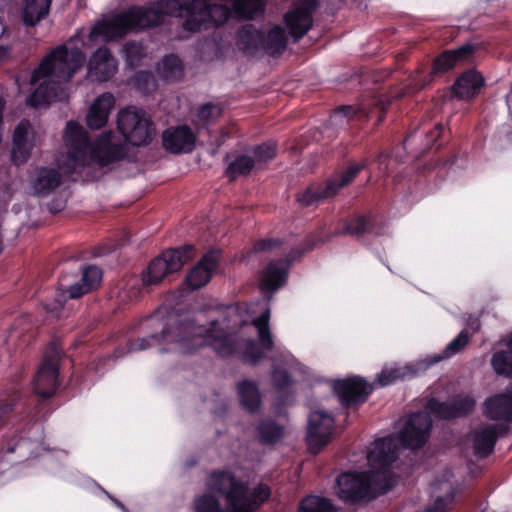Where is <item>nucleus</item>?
Returning a JSON list of instances; mask_svg holds the SVG:
<instances>
[{
    "label": "nucleus",
    "instance_id": "obj_1",
    "mask_svg": "<svg viewBox=\"0 0 512 512\" xmlns=\"http://www.w3.org/2000/svg\"><path fill=\"white\" fill-rule=\"evenodd\" d=\"M186 12L183 28L196 32L210 25H222L228 20L229 9L213 0H191L183 5L180 0H160L151 7H131L127 11L103 20L89 33L91 41L102 36L104 40H113L125 36L135 28H149L159 25L164 16H182Z\"/></svg>",
    "mask_w": 512,
    "mask_h": 512
},
{
    "label": "nucleus",
    "instance_id": "obj_2",
    "mask_svg": "<svg viewBox=\"0 0 512 512\" xmlns=\"http://www.w3.org/2000/svg\"><path fill=\"white\" fill-rule=\"evenodd\" d=\"M270 309H266L252 324L258 331L260 346L252 339H239L225 333L217 321L209 328L195 325L193 322L181 323L172 329L163 331L160 340L151 335L149 340L170 344L168 351L191 354L204 345L211 346L220 356L238 355L243 361L256 363L264 356V350H271L274 342L269 329Z\"/></svg>",
    "mask_w": 512,
    "mask_h": 512
},
{
    "label": "nucleus",
    "instance_id": "obj_3",
    "mask_svg": "<svg viewBox=\"0 0 512 512\" xmlns=\"http://www.w3.org/2000/svg\"><path fill=\"white\" fill-rule=\"evenodd\" d=\"M74 41L75 39L71 38L67 45L55 48L34 70L31 84L39 83V86L27 99L30 106L39 107L57 100L61 92L60 85L68 82L84 65L86 61L84 53L77 47H68Z\"/></svg>",
    "mask_w": 512,
    "mask_h": 512
},
{
    "label": "nucleus",
    "instance_id": "obj_4",
    "mask_svg": "<svg viewBox=\"0 0 512 512\" xmlns=\"http://www.w3.org/2000/svg\"><path fill=\"white\" fill-rule=\"evenodd\" d=\"M207 487L225 497L226 508L216 496L204 493L194 500L195 512H254L270 496L268 486L259 484L251 491L245 482L225 471L211 473Z\"/></svg>",
    "mask_w": 512,
    "mask_h": 512
},
{
    "label": "nucleus",
    "instance_id": "obj_5",
    "mask_svg": "<svg viewBox=\"0 0 512 512\" xmlns=\"http://www.w3.org/2000/svg\"><path fill=\"white\" fill-rule=\"evenodd\" d=\"M111 132H105L90 148L84 128L77 122L66 125L64 142L67 147V162L60 160L66 173H74L92 163L101 167L117 161L122 154L120 146L111 142Z\"/></svg>",
    "mask_w": 512,
    "mask_h": 512
},
{
    "label": "nucleus",
    "instance_id": "obj_6",
    "mask_svg": "<svg viewBox=\"0 0 512 512\" xmlns=\"http://www.w3.org/2000/svg\"><path fill=\"white\" fill-rule=\"evenodd\" d=\"M432 420L428 412H418L410 416L399 436H388L374 442L367 455L368 463L376 468L388 467L398 456V441L402 446L417 449L429 438Z\"/></svg>",
    "mask_w": 512,
    "mask_h": 512
},
{
    "label": "nucleus",
    "instance_id": "obj_7",
    "mask_svg": "<svg viewBox=\"0 0 512 512\" xmlns=\"http://www.w3.org/2000/svg\"><path fill=\"white\" fill-rule=\"evenodd\" d=\"M193 245L170 249L153 259L142 274L143 284L157 285L165 276L179 271L193 257Z\"/></svg>",
    "mask_w": 512,
    "mask_h": 512
},
{
    "label": "nucleus",
    "instance_id": "obj_8",
    "mask_svg": "<svg viewBox=\"0 0 512 512\" xmlns=\"http://www.w3.org/2000/svg\"><path fill=\"white\" fill-rule=\"evenodd\" d=\"M118 129L135 146L148 143L153 136L152 123L142 109L127 107L118 113Z\"/></svg>",
    "mask_w": 512,
    "mask_h": 512
},
{
    "label": "nucleus",
    "instance_id": "obj_9",
    "mask_svg": "<svg viewBox=\"0 0 512 512\" xmlns=\"http://www.w3.org/2000/svg\"><path fill=\"white\" fill-rule=\"evenodd\" d=\"M370 473H345L338 477L336 493L346 502H357L368 496L371 482L383 475L386 478V468H376L369 463Z\"/></svg>",
    "mask_w": 512,
    "mask_h": 512
},
{
    "label": "nucleus",
    "instance_id": "obj_10",
    "mask_svg": "<svg viewBox=\"0 0 512 512\" xmlns=\"http://www.w3.org/2000/svg\"><path fill=\"white\" fill-rule=\"evenodd\" d=\"M367 166L366 160L351 164L347 170L329 179L325 186L309 187L300 193L297 197L298 202L304 206H310L317 201L335 196L342 187L349 185L357 174Z\"/></svg>",
    "mask_w": 512,
    "mask_h": 512
},
{
    "label": "nucleus",
    "instance_id": "obj_11",
    "mask_svg": "<svg viewBox=\"0 0 512 512\" xmlns=\"http://www.w3.org/2000/svg\"><path fill=\"white\" fill-rule=\"evenodd\" d=\"M60 361V350L55 343H51L44 354L43 360L34 378V390L43 397H51L57 387V377Z\"/></svg>",
    "mask_w": 512,
    "mask_h": 512
},
{
    "label": "nucleus",
    "instance_id": "obj_12",
    "mask_svg": "<svg viewBox=\"0 0 512 512\" xmlns=\"http://www.w3.org/2000/svg\"><path fill=\"white\" fill-rule=\"evenodd\" d=\"M317 7L318 0H296L283 15V22L293 42H298L312 28L313 13Z\"/></svg>",
    "mask_w": 512,
    "mask_h": 512
},
{
    "label": "nucleus",
    "instance_id": "obj_13",
    "mask_svg": "<svg viewBox=\"0 0 512 512\" xmlns=\"http://www.w3.org/2000/svg\"><path fill=\"white\" fill-rule=\"evenodd\" d=\"M41 142V134L28 120H21L15 127L12 137V161L16 165L27 162L32 151Z\"/></svg>",
    "mask_w": 512,
    "mask_h": 512
},
{
    "label": "nucleus",
    "instance_id": "obj_14",
    "mask_svg": "<svg viewBox=\"0 0 512 512\" xmlns=\"http://www.w3.org/2000/svg\"><path fill=\"white\" fill-rule=\"evenodd\" d=\"M334 430L333 417L323 410H315L309 416L307 444L313 454H317L329 442Z\"/></svg>",
    "mask_w": 512,
    "mask_h": 512
},
{
    "label": "nucleus",
    "instance_id": "obj_15",
    "mask_svg": "<svg viewBox=\"0 0 512 512\" xmlns=\"http://www.w3.org/2000/svg\"><path fill=\"white\" fill-rule=\"evenodd\" d=\"M506 423H496L479 428L474 432L473 448L474 453L479 458H485L490 455L494 449L498 437L504 436L508 432Z\"/></svg>",
    "mask_w": 512,
    "mask_h": 512
},
{
    "label": "nucleus",
    "instance_id": "obj_16",
    "mask_svg": "<svg viewBox=\"0 0 512 512\" xmlns=\"http://www.w3.org/2000/svg\"><path fill=\"white\" fill-rule=\"evenodd\" d=\"M475 401L469 396H458L451 403L429 400L426 408L439 418L451 419L466 415L474 408Z\"/></svg>",
    "mask_w": 512,
    "mask_h": 512
},
{
    "label": "nucleus",
    "instance_id": "obj_17",
    "mask_svg": "<svg viewBox=\"0 0 512 512\" xmlns=\"http://www.w3.org/2000/svg\"><path fill=\"white\" fill-rule=\"evenodd\" d=\"M117 70V63L109 49L99 48L90 58L88 75L97 81H107Z\"/></svg>",
    "mask_w": 512,
    "mask_h": 512
},
{
    "label": "nucleus",
    "instance_id": "obj_18",
    "mask_svg": "<svg viewBox=\"0 0 512 512\" xmlns=\"http://www.w3.org/2000/svg\"><path fill=\"white\" fill-rule=\"evenodd\" d=\"M334 390L340 400L349 404L351 402H363L372 391V386L367 384L363 379L354 377L334 384Z\"/></svg>",
    "mask_w": 512,
    "mask_h": 512
},
{
    "label": "nucleus",
    "instance_id": "obj_19",
    "mask_svg": "<svg viewBox=\"0 0 512 512\" xmlns=\"http://www.w3.org/2000/svg\"><path fill=\"white\" fill-rule=\"evenodd\" d=\"M195 144V136L188 126L167 129L163 133V146L173 153L190 152Z\"/></svg>",
    "mask_w": 512,
    "mask_h": 512
},
{
    "label": "nucleus",
    "instance_id": "obj_20",
    "mask_svg": "<svg viewBox=\"0 0 512 512\" xmlns=\"http://www.w3.org/2000/svg\"><path fill=\"white\" fill-rule=\"evenodd\" d=\"M114 103V96L109 92L98 96L87 113V125L91 129H101L105 126L108 121L109 114L114 107Z\"/></svg>",
    "mask_w": 512,
    "mask_h": 512
},
{
    "label": "nucleus",
    "instance_id": "obj_21",
    "mask_svg": "<svg viewBox=\"0 0 512 512\" xmlns=\"http://www.w3.org/2000/svg\"><path fill=\"white\" fill-rule=\"evenodd\" d=\"M61 184V174L54 168H37L31 176L33 193L39 197L51 194Z\"/></svg>",
    "mask_w": 512,
    "mask_h": 512
},
{
    "label": "nucleus",
    "instance_id": "obj_22",
    "mask_svg": "<svg viewBox=\"0 0 512 512\" xmlns=\"http://www.w3.org/2000/svg\"><path fill=\"white\" fill-rule=\"evenodd\" d=\"M218 255L209 252L202 257L199 263L188 273L186 281L192 289H198L206 285L217 268Z\"/></svg>",
    "mask_w": 512,
    "mask_h": 512
},
{
    "label": "nucleus",
    "instance_id": "obj_23",
    "mask_svg": "<svg viewBox=\"0 0 512 512\" xmlns=\"http://www.w3.org/2000/svg\"><path fill=\"white\" fill-rule=\"evenodd\" d=\"M475 50L476 47L471 44H464L454 50H446L434 60L431 74L447 72L458 62L468 59Z\"/></svg>",
    "mask_w": 512,
    "mask_h": 512
},
{
    "label": "nucleus",
    "instance_id": "obj_24",
    "mask_svg": "<svg viewBox=\"0 0 512 512\" xmlns=\"http://www.w3.org/2000/svg\"><path fill=\"white\" fill-rule=\"evenodd\" d=\"M288 265L285 261L271 262L262 271L260 285L263 291L274 292L282 287L287 278Z\"/></svg>",
    "mask_w": 512,
    "mask_h": 512
},
{
    "label": "nucleus",
    "instance_id": "obj_25",
    "mask_svg": "<svg viewBox=\"0 0 512 512\" xmlns=\"http://www.w3.org/2000/svg\"><path fill=\"white\" fill-rule=\"evenodd\" d=\"M486 414L491 419L512 421V384L507 392L486 401Z\"/></svg>",
    "mask_w": 512,
    "mask_h": 512
},
{
    "label": "nucleus",
    "instance_id": "obj_26",
    "mask_svg": "<svg viewBox=\"0 0 512 512\" xmlns=\"http://www.w3.org/2000/svg\"><path fill=\"white\" fill-rule=\"evenodd\" d=\"M101 279L102 272L97 266H86L82 269L81 280L69 286L66 292L72 299L79 298L82 295L90 292L92 289L96 288L100 284Z\"/></svg>",
    "mask_w": 512,
    "mask_h": 512
},
{
    "label": "nucleus",
    "instance_id": "obj_27",
    "mask_svg": "<svg viewBox=\"0 0 512 512\" xmlns=\"http://www.w3.org/2000/svg\"><path fill=\"white\" fill-rule=\"evenodd\" d=\"M482 76L475 71H468L463 73L455 82L453 86L456 96L462 99L474 97L480 87L483 85Z\"/></svg>",
    "mask_w": 512,
    "mask_h": 512
},
{
    "label": "nucleus",
    "instance_id": "obj_28",
    "mask_svg": "<svg viewBox=\"0 0 512 512\" xmlns=\"http://www.w3.org/2000/svg\"><path fill=\"white\" fill-rule=\"evenodd\" d=\"M226 7L229 9V15L233 12L239 19L250 20L263 15L266 0H234L231 8Z\"/></svg>",
    "mask_w": 512,
    "mask_h": 512
},
{
    "label": "nucleus",
    "instance_id": "obj_29",
    "mask_svg": "<svg viewBox=\"0 0 512 512\" xmlns=\"http://www.w3.org/2000/svg\"><path fill=\"white\" fill-rule=\"evenodd\" d=\"M52 0H24L23 21L34 26L44 18L50 9Z\"/></svg>",
    "mask_w": 512,
    "mask_h": 512
},
{
    "label": "nucleus",
    "instance_id": "obj_30",
    "mask_svg": "<svg viewBox=\"0 0 512 512\" xmlns=\"http://www.w3.org/2000/svg\"><path fill=\"white\" fill-rule=\"evenodd\" d=\"M264 37L253 25H246L238 32L237 45L245 53H252L263 47Z\"/></svg>",
    "mask_w": 512,
    "mask_h": 512
},
{
    "label": "nucleus",
    "instance_id": "obj_31",
    "mask_svg": "<svg viewBox=\"0 0 512 512\" xmlns=\"http://www.w3.org/2000/svg\"><path fill=\"white\" fill-rule=\"evenodd\" d=\"M237 389L243 407L250 412L257 411L260 407L261 400L256 383L243 380L238 384Z\"/></svg>",
    "mask_w": 512,
    "mask_h": 512
},
{
    "label": "nucleus",
    "instance_id": "obj_32",
    "mask_svg": "<svg viewBox=\"0 0 512 512\" xmlns=\"http://www.w3.org/2000/svg\"><path fill=\"white\" fill-rule=\"evenodd\" d=\"M288 36L285 30L276 25L272 27L264 39L263 48L271 55L281 54L287 46Z\"/></svg>",
    "mask_w": 512,
    "mask_h": 512
},
{
    "label": "nucleus",
    "instance_id": "obj_33",
    "mask_svg": "<svg viewBox=\"0 0 512 512\" xmlns=\"http://www.w3.org/2000/svg\"><path fill=\"white\" fill-rule=\"evenodd\" d=\"M159 75L168 80H178L183 75V64L179 57L174 54L165 56L157 67Z\"/></svg>",
    "mask_w": 512,
    "mask_h": 512
},
{
    "label": "nucleus",
    "instance_id": "obj_34",
    "mask_svg": "<svg viewBox=\"0 0 512 512\" xmlns=\"http://www.w3.org/2000/svg\"><path fill=\"white\" fill-rule=\"evenodd\" d=\"M371 231V219L365 215L357 216L350 221H346L342 229L335 231V235L348 234L353 237H360L366 232Z\"/></svg>",
    "mask_w": 512,
    "mask_h": 512
},
{
    "label": "nucleus",
    "instance_id": "obj_35",
    "mask_svg": "<svg viewBox=\"0 0 512 512\" xmlns=\"http://www.w3.org/2000/svg\"><path fill=\"white\" fill-rule=\"evenodd\" d=\"M509 349L493 355L491 364L494 371L506 377H512V336L508 342Z\"/></svg>",
    "mask_w": 512,
    "mask_h": 512
},
{
    "label": "nucleus",
    "instance_id": "obj_36",
    "mask_svg": "<svg viewBox=\"0 0 512 512\" xmlns=\"http://www.w3.org/2000/svg\"><path fill=\"white\" fill-rule=\"evenodd\" d=\"M260 442L272 444L279 441L284 434V428L272 420H263L257 427Z\"/></svg>",
    "mask_w": 512,
    "mask_h": 512
},
{
    "label": "nucleus",
    "instance_id": "obj_37",
    "mask_svg": "<svg viewBox=\"0 0 512 512\" xmlns=\"http://www.w3.org/2000/svg\"><path fill=\"white\" fill-rule=\"evenodd\" d=\"M256 167L254 159L249 155H240L236 157L227 167L226 174L234 180L239 176L248 175Z\"/></svg>",
    "mask_w": 512,
    "mask_h": 512
},
{
    "label": "nucleus",
    "instance_id": "obj_38",
    "mask_svg": "<svg viewBox=\"0 0 512 512\" xmlns=\"http://www.w3.org/2000/svg\"><path fill=\"white\" fill-rule=\"evenodd\" d=\"M470 337L466 331H461L460 334L453 339L439 355L434 356L429 361V364H435L439 361L447 359L459 352H461L468 344Z\"/></svg>",
    "mask_w": 512,
    "mask_h": 512
},
{
    "label": "nucleus",
    "instance_id": "obj_39",
    "mask_svg": "<svg viewBox=\"0 0 512 512\" xmlns=\"http://www.w3.org/2000/svg\"><path fill=\"white\" fill-rule=\"evenodd\" d=\"M299 512H336V509L324 497L308 496L301 501Z\"/></svg>",
    "mask_w": 512,
    "mask_h": 512
},
{
    "label": "nucleus",
    "instance_id": "obj_40",
    "mask_svg": "<svg viewBox=\"0 0 512 512\" xmlns=\"http://www.w3.org/2000/svg\"><path fill=\"white\" fill-rule=\"evenodd\" d=\"M252 158L255 161L256 166L265 163L276 156L277 146L273 142L262 143L255 146L252 150Z\"/></svg>",
    "mask_w": 512,
    "mask_h": 512
},
{
    "label": "nucleus",
    "instance_id": "obj_41",
    "mask_svg": "<svg viewBox=\"0 0 512 512\" xmlns=\"http://www.w3.org/2000/svg\"><path fill=\"white\" fill-rule=\"evenodd\" d=\"M126 60L131 66L138 65L139 61L145 56L144 47L140 43L128 42L124 45Z\"/></svg>",
    "mask_w": 512,
    "mask_h": 512
},
{
    "label": "nucleus",
    "instance_id": "obj_42",
    "mask_svg": "<svg viewBox=\"0 0 512 512\" xmlns=\"http://www.w3.org/2000/svg\"><path fill=\"white\" fill-rule=\"evenodd\" d=\"M405 373L400 368L384 369L377 378L380 386L390 385L398 379L403 378Z\"/></svg>",
    "mask_w": 512,
    "mask_h": 512
},
{
    "label": "nucleus",
    "instance_id": "obj_43",
    "mask_svg": "<svg viewBox=\"0 0 512 512\" xmlns=\"http://www.w3.org/2000/svg\"><path fill=\"white\" fill-rule=\"evenodd\" d=\"M221 115V109L214 104L207 103L199 108L198 117L201 121L215 120Z\"/></svg>",
    "mask_w": 512,
    "mask_h": 512
},
{
    "label": "nucleus",
    "instance_id": "obj_44",
    "mask_svg": "<svg viewBox=\"0 0 512 512\" xmlns=\"http://www.w3.org/2000/svg\"><path fill=\"white\" fill-rule=\"evenodd\" d=\"M280 246V241L277 239H263L257 241L254 246L253 250L255 252H264V251H271Z\"/></svg>",
    "mask_w": 512,
    "mask_h": 512
},
{
    "label": "nucleus",
    "instance_id": "obj_45",
    "mask_svg": "<svg viewBox=\"0 0 512 512\" xmlns=\"http://www.w3.org/2000/svg\"><path fill=\"white\" fill-rule=\"evenodd\" d=\"M273 379L277 386L284 387L289 383V374L284 369H275Z\"/></svg>",
    "mask_w": 512,
    "mask_h": 512
},
{
    "label": "nucleus",
    "instance_id": "obj_46",
    "mask_svg": "<svg viewBox=\"0 0 512 512\" xmlns=\"http://www.w3.org/2000/svg\"><path fill=\"white\" fill-rule=\"evenodd\" d=\"M150 345H151L150 341L146 338L135 339L130 342L129 351H132V352L141 351V350L146 349Z\"/></svg>",
    "mask_w": 512,
    "mask_h": 512
},
{
    "label": "nucleus",
    "instance_id": "obj_47",
    "mask_svg": "<svg viewBox=\"0 0 512 512\" xmlns=\"http://www.w3.org/2000/svg\"><path fill=\"white\" fill-rule=\"evenodd\" d=\"M379 162V171L383 175L388 174V156L386 154L381 153L378 157Z\"/></svg>",
    "mask_w": 512,
    "mask_h": 512
},
{
    "label": "nucleus",
    "instance_id": "obj_48",
    "mask_svg": "<svg viewBox=\"0 0 512 512\" xmlns=\"http://www.w3.org/2000/svg\"><path fill=\"white\" fill-rule=\"evenodd\" d=\"M352 112H353V108L351 106H344V107L338 108L335 111L334 116L337 117V116L343 114L346 117H350Z\"/></svg>",
    "mask_w": 512,
    "mask_h": 512
},
{
    "label": "nucleus",
    "instance_id": "obj_49",
    "mask_svg": "<svg viewBox=\"0 0 512 512\" xmlns=\"http://www.w3.org/2000/svg\"><path fill=\"white\" fill-rule=\"evenodd\" d=\"M468 325L472 328L474 332L480 329V322L477 318H470Z\"/></svg>",
    "mask_w": 512,
    "mask_h": 512
},
{
    "label": "nucleus",
    "instance_id": "obj_50",
    "mask_svg": "<svg viewBox=\"0 0 512 512\" xmlns=\"http://www.w3.org/2000/svg\"><path fill=\"white\" fill-rule=\"evenodd\" d=\"M9 56V49L4 46H0V62L4 61Z\"/></svg>",
    "mask_w": 512,
    "mask_h": 512
},
{
    "label": "nucleus",
    "instance_id": "obj_51",
    "mask_svg": "<svg viewBox=\"0 0 512 512\" xmlns=\"http://www.w3.org/2000/svg\"><path fill=\"white\" fill-rule=\"evenodd\" d=\"M441 131H442V126L441 125H437L433 131V136L435 138H438L441 134Z\"/></svg>",
    "mask_w": 512,
    "mask_h": 512
},
{
    "label": "nucleus",
    "instance_id": "obj_52",
    "mask_svg": "<svg viewBox=\"0 0 512 512\" xmlns=\"http://www.w3.org/2000/svg\"><path fill=\"white\" fill-rule=\"evenodd\" d=\"M7 410H11V407H0V418L3 416V414L7 411Z\"/></svg>",
    "mask_w": 512,
    "mask_h": 512
},
{
    "label": "nucleus",
    "instance_id": "obj_53",
    "mask_svg": "<svg viewBox=\"0 0 512 512\" xmlns=\"http://www.w3.org/2000/svg\"><path fill=\"white\" fill-rule=\"evenodd\" d=\"M316 245H317V243H313V244H311V245L307 246V247L305 248V250H304V251L311 250V249H312L313 247H315Z\"/></svg>",
    "mask_w": 512,
    "mask_h": 512
},
{
    "label": "nucleus",
    "instance_id": "obj_54",
    "mask_svg": "<svg viewBox=\"0 0 512 512\" xmlns=\"http://www.w3.org/2000/svg\"><path fill=\"white\" fill-rule=\"evenodd\" d=\"M4 33V27L3 25L0 23V37L3 35Z\"/></svg>",
    "mask_w": 512,
    "mask_h": 512
},
{
    "label": "nucleus",
    "instance_id": "obj_55",
    "mask_svg": "<svg viewBox=\"0 0 512 512\" xmlns=\"http://www.w3.org/2000/svg\"><path fill=\"white\" fill-rule=\"evenodd\" d=\"M329 239H330V237H327L326 239H320V240H318V242L324 243L325 241H327V240H329Z\"/></svg>",
    "mask_w": 512,
    "mask_h": 512
},
{
    "label": "nucleus",
    "instance_id": "obj_56",
    "mask_svg": "<svg viewBox=\"0 0 512 512\" xmlns=\"http://www.w3.org/2000/svg\"><path fill=\"white\" fill-rule=\"evenodd\" d=\"M229 312H230V314H231V315H236V314H237V312H236V310H235V309L230 310Z\"/></svg>",
    "mask_w": 512,
    "mask_h": 512
}]
</instances>
